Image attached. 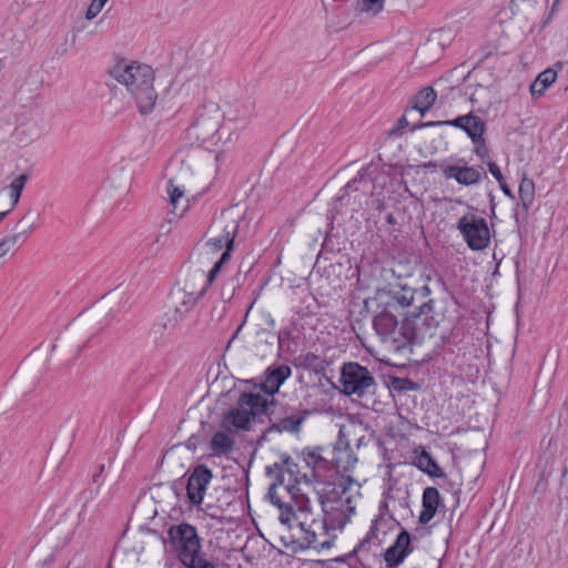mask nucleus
I'll return each mask as SVG.
<instances>
[{"label": "nucleus", "mask_w": 568, "mask_h": 568, "mask_svg": "<svg viewBox=\"0 0 568 568\" xmlns=\"http://www.w3.org/2000/svg\"><path fill=\"white\" fill-rule=\"evenodd\" d=\"M376 525H377V521L376 520L373 521V525H372L369 531L366 535V538H365L366 541H371L374 538H377V536H376Z\"/></svg>", "instance_id": "39"}, {"label": "nucleus", "mask_w": 568, "mask_h": 568, "mask_svg": "<svg viewBox=\"0 0 568 568\" xmlns=\"http://www.w3.org/2000/svg\"><path fill=\"white\" fill-rule=\"evenodd\" d=\"M519 197L523 207L527 211L535 199V183L531 179L524 178L519 185Z\"/></svg>", "instance_id": "28"}, {"label": "nucleus", "mask_w": 568, "mask_h": 568, "mask_svg": "<svg viewBox=\"0 0 568 568\" xmlns=\"http://www.w3.org/2000/svg\"><path fill=\"white\" fill-rule=\"evenodd\" d=\"M311 496L317 500L331 525L341 530L355 514L362 497L361 485L349 476H342L324 495L314 491Z\"/></svg>", "instance_id": "2"}, {"label": "nucleus", "mask_w": 568, "mask_h": 568, "mask_svg": "<svg viewBox=\"0 0 568 568\" xmlns=\"http://www.w3.org/2000/svg\"><path fill=\"white\" fill-rule=\"evenodd\" d=\"M374 383V377L366 367L353 362L343 365L341 385L346 395L362 397L369 392Z\"/></svg>", "instance_id": "8"}, {"label": "nucleus", "mask_w": 568, "mask_h": 568, "mask_svg": "<svg viewBox=\"0 0 568 568\" xmlns=\"http://www.w3.org/2000/svg\"><path fill=\"white\" fill-rule=\"evenodd\" d=\"M182 318L183 317L176 314L175 312L169 311L153 324L149 332V335L154 341H158L160 337H162L165 331L174 329Z\"/></svg>", "instance_id": "20"}, {"label": "nucleus", "mask_w": 568, "mask_h": 568, "mask_svg": "<svg viewBox=\"0 0 568 568\" xmlns=\"http://www.w3.org/2000/svg\"><path fill=\"white\" fill-rule=\"evenodd\" d=\"M110 75L122 84L138 104L141 113L150 112L156 101L153 88L154 73L151 67L138 62L120 61L110 70Z\"/></svg>", "instance_id": "3"}, {"label": "nucleus", "mask_w": 568, "mask_h": 568, "mask_svg": "<svg viewBox=\"0 0 568 568\" xmlns=\"http://www.w3.org/2000/svg\"><path fill=\"white\" fill-rule=\"evenodd\" d=\"M436 98L435 90L432 87H426L414 97V109L424 115L434 105Z\"/></svg>", "instance_id": "25"}, {"label": "nucleus", "mask_w": 568, "mask_h": 568, "mask_svg": "<svg viewBox=\"0 0 568 568\" xmlns=\"http://www.w3.org/2000/svg\"><path fill=\"white\" fill-rule=\"evenodd\" d=\"M34 223H31L27 229L8 234L0 240V258L10 253H14L23 245L29 234L32 232Z\"/></svg>", "instance_id": "18"}, {"label": "nucleus", "mask_w": 568, "mask_h": 568, "mask_svg": "<svg viewBox=\"0 0 568 568\" xmlns=\"http://www.w3.org/2000/svg\"><path fill=\"white\" fill-rule=\"evenodd\" d=\"M500 185V189L503 190V192L505 193V195L509 196L510 199H514V193L511 192V190L508 187V185L505 183V181L503 180L501 183H499Z\"/></svg>", "instance_id": "41"}, {"label": "nucleus", "mask_w": 568, "mask_h": 568, "mask_svg": "<svg viewBox=\"0 0 568 568\" xmlns=\"http://www.w3.org/2000/svg\"><path fill=\"white\" fill-rule=\"evenodd\" d=\"M102 8L103 6L101 3H99L97 0H92L89 8L87 9L85 18L88 20H92L101 12Z\"/></svg>", "instance_id": "36"}, {"label": "nucleus", "mask_w": 568, "mask_h": 568, "mask_svg": "<svg viewBox=\"0 0 568 568\" xmlns=\"http://www.w3.org/2000/svg\"><path fill=\"white\" fill-rule=\"evenodd\" d=\"M22 133H24V131H23V130L18 131V135H20V134H22Z\"/></svg>", "instance_id": "50"}, {"label": "nucleus", "mask_w": 568, "mask_h": 568, "mask_svg": "<svg viewBox=\"0 0 568 568\" xmlns=\"http://www.w3.org/2000/svg\"><path fill=\"white\" fill-rule=\"evenodd\" d=\"M345 199H346V195H345V194H343V195L338 196V197H337V200H336V204H335V206H334V209H333V210H334V211H336L337 213H339V206H342L343 201H344Z\"/></svg>", "instance_id": "42"}, {"label": "nucleus", "mask_w": 568, "mask_h": 568, "mask_svg": "<svg viewBox=\"0 0 568 568\" xmlns=\"http://www.w3.org/2000/svg\"><path fill=\"white\" fill-rule=\"evenodd\" d=\"M393 547L397 550H403L404 554L406 556H408L412 551L410 549V535L406 531V530H403L398 536H397V539L395 541V544L393 545Z\"/></svg>", "instance_id": "32"}, {"label": "nucleus", "mask_w": 568, "mask_h": 568, "mask_svg": "<svg viewBox=\"0 0 568 568\" xmlns=\"http://www.w3.org/2000/svg\"><path fill=\"white\" fill-rule=\"evenodd\" d=\"M242 326H243V323L239 326V328L236 329V332L234 333L233 335V338L236 337V335L239 334L240 329H242Z\"/></svg>", "instance_id": "47"}, {"label": "nucleus", "mask_w": 568, "mask_h": 568, "mask_svg": "<svg viewBox=\"0 0 568 568\" xmlns=\"http://www.w3.org/2000/svg\"><path fill=\"white\" fill-rule=\"evenodd\" d=\"M355 182L356 179H354L352 182H348L347 185L345 186V192H347V190L351 189Z\"/></svg>", "instance_id": "45"}, {"label": "nucleus", "mask_w": 568, "mask_h": 568, "mask_svg": "<svg viewBox=\"0 0 568 568\" xmlns=\"http://www.w3.org/2000/svg\"><path fill=\"white\" fill-rule=\"evenodd\" d=\"M97 1H98L99 3H101L102 6H104V4H105V2H106L108 0H97Z\"/></svg>", "instance_id": "48"}, {"label": "nucleus", "mask_w": 568, "mask_h": 568, "mask_svg": "<svg viewBox=\"0 0 568 568\" xmlns=\"http://www.w3.org/2000/svg\"><path fill=\"white\" fill-rule=\"evenodd\" d=\"M168 536L183 566L215 568V565L201 552V538L194 526L186 523L173 525L168 529Z\"/></svg>", "instance_id": "5"}, {"label": "nucleus", "mask_w": 568, "mask_h": 568, "mask_svg": "<svg viewBox=\"0 0 568 568\" xmlns=\"http://www.w3.org/2000/svg\"><path fill=\"white\" fill-rule=\"evenodd\" d=\"M557 73L552 69H547L538 74L530 84V93L534 98L541 97L544 92L556 81Z\"/></svg>", "instance_id": "22"}, {"label": "nucleus", "mask_w": 568, "mask_h": 568, "mask_svg": "<svg viewBox=\"0 0 568 568\" xmlns=\"http://www.w3.org/2000/svg\"><path fill=\"white\" fill-rule=\"evenodd\" d=\"M397 325L395 315L388 311L381 312L373 320L374 329L382 342L396 341Z\"/></svg>", "instance_id": "14"}, {"label": "nucleus", "mask_w": 568, "mask_h": 568, "mask_svg": "<svg viewBox=\"0 0 568 568\" xmlns=\"http://www.w3.org/2000/svg\"><path fill=\"white\" fill-rule=\"evenodd\" d=\"M234 443L233 436L224 432H217L213 435L210 447L215 456L227 455L233 450Z\"/></svg>", "instance_id": "21"}, {"label": "nucleus", "mask_w": 568, "mask_h": 568, "mask_svg": "<svg viewBox=\"0 0 568 568\" xmlns=\"http://www.w3.org/2000/svg\"><path fill=\"white\" fill-rule=\"evenodd\" d=\"M467 116L468 114L460 115L454 120H447V121H434V122H426L423 123L420 126H444V125H450L458 129L464 130L465 123H467Z\"/></svg>", "instance_id": "30"}, {"label": "nucleus", "mask_w": 568, "mask_h": 568, "mask_svg": "<svg viewBox=\"0 0 568 568\" xmlns=\"http://www.w3.org/2000/svg\"><path fill=\"white\" fill-rule=\"evenodd\" d=\"M212 268L206 274L202 270H194L186 274L181 285L189 293H196V300L204 295L207 286L213 282Z\"/></svg>", "instance_id": "13"}, {"label": "nucleus", "mask_w": 568, "mask_h": 568, "mask_svg": "<svg viewBox=\"0 0 568 568\" xmlns=\"http://www.w3.org/2000/svg\"><path fill=\"white\" fill-rule=\"evenodd\" d=\"M280 412L282 413L275 416V420L270 427V430L292 434L300 433L301 426L308 415V410L302 409L298 406H285L282 407Z\"/></svg>", "instance_id": "10"}, {"label": "nucleus", "mask_w": 568, "mask_h": 568, "mask_svg": "<svg viewBox=\"0 0 568 568\" xmlns=\"http://www.w3.org/2000/svg\"><path fill=\"white\" fill-rule=\"evenodd\" d=\"M211 479L212 471L206 466L200 465L194 468L186 483V496L192 505L199 506L203 503Z\"/></svg>", "instance_id": "11"}, {"label": "nucleus", "mask_w": 568, "mask_h": 568, "mask_svg": "<svg viewBox=\"0 0 568 568\" xmlns=\"http://www.w3.org/2000/svg\"><path fill=\"white\" fill-rule=\"evenodd\" d=\"M456 229L473 251H481L490 243V232L486 220L475 213L469 212L463 215L457 221Z\"/></svg>", "instance_id": "7"}, {"label": "nucleus", "mask_w": 568, "mask_h": 568, "mask_svg": "<svg viewBox=\"0 0 568 568\" xmlns=\"http://www.w3.org/2000/svg\"><path fill=\"white\" fill-rule=\"evenodd\" d=\"M439 493L435 487H426L423 491V510L419 515L420 524H428L436 515L439 505Z\"/></svg>", "instance_id": "19"}, {"label": "nucleus", "mask_w": 568, "mask_h": 568, "mask_svg": "<svg viewBox=\"0 0 568 568\" xmlns=\"http://www.w3.org/2000/svg\"><path fill=\"white\" fill-rule=\"evenodd\" d=\"M323 462H324V460H323V458H321V457H320V456H317L316 454H311V455H310V459H308L307 464H308V465H311V464H312V465H313V467H316V466H317V464L323 463Z\"/></svg>", "instance_id": "40"}, {"label": "nucleus", "mask_w": 568, "mask_h": 568, "mask_svg": "<svg viewBox=\"0 0 568 568\" xmlns=\"http://www.w3.org/2000/svg\"><path fill=\"white\" fill-rule=\"evenodd\" d=\"M237 286H239L237 277H232L231 280L226 281L222 287V293H221L222 298L225 301H230L234 296V293H235V290Z\"/></svg>", "instance_id": "34"}, {"label": "nucleus", "mask_w": 568, "mask_h": 568, "mask_svg": "<svg viewBox=\"0 0 568 568\" xmlns=\"http://www.w3.org/2000/svg\"><path fill=\"white\" fill-rule=\"evenodd\" d=\"M561 493H567V495L565 496L566 500H567V507H568V478H565L564 481H562V486H561Z\"/></svg>", "instance_id": "44"}, {"label": "nucleus", "mask_w": 568, "mask_h": 568, "mask_svg": "<svg viewBox=\"0 0 568 568\" xmlns=\"http://www.w3.org/2000/svg\"><path fill=\"white\" fill-rule=\"evenodd\" d=\"M407 556L403 550H397L393 546L389 547L384 555V559L387 566H397L404 561Z\"/></svg>", "instance_id": "31"}, {"label": "nucleus", "mask_w": 568, "mask_h": 568, "mask_svg": "<svg viewBox=\"0 0 568 568\" xmlns=\"http://www.w3.org/2000/svg\"><path fill=\"white\" fill-rule=\"evenodd\" d=\"M476 148H475V152L476 154L480 158V159H485L488 156V150L485 145V141H484V138H481V141L478 142L477 144H475Z\"/></svg>", "instance_id": "38"}, {"label": "nucleus", "mask_w": 568, "mask_h": 568, "mask_svg": "<svg viewBox=\"0 0 568 568\" xmlns=\"http://www.w3.org/2000/svg\"><path fill=\"white\" fill-rule=\"evenodd\" d=\"M488 170L491 173V175L498 181V183H501L504 180V176L501 174L500 169L495 162H487Z\"/></svg>", "instance_id": "37"}, {"label": "nucleus", "mask_w": 568, "mask_h": 568, "mask_svg": "<svg viewBox=\"0 0 568 568\" xmlns=\"http://www.w3.org/2000/svg\"><path fill=\"white\" fill-rule=\"evenodd\" d=\"M384 1L385 0H362V10L375 16L383 10Z\"/></svg>", "instance_id": "33"}, {"label": "nucleus", "mask_w": 568, "mask_h": 568, "mask_svg": "<svg viewBox=\"0 0 568 568\" xmlns=\"http://www.w3.org/2000/svg\"><path fill=\"white\" fill-rule=\"evenodd\" d=\"M196 302V293H189L180 285L175 286L169 295V307L182 317Z\"/></svg>", "instance_id": "15"}, {"label": "nucleus", "mask_w": 568, "mask_h": 568, "mask_svg": "<svg viewBox=\"0 0 568 568\" xmlns=\"http://www.w3.org/2000/svg\"><path fill=\"white\" fill-rule=\"evenodd\" d=\"M22 222H23V219H22L21 221H19V222H18L17 227H18L20 224H22Z\"/></svg>", "instance_id": "49"}, {"label": "nucleus", "mask_w": 568, "mask_h": 568, "mask_svg": "<svg viewBox=\"0 0 568 568\" xmlns=\"http://www.w3.org/2000/svg\"><path fill=\"white\" fill-rule=\"evenodd\" d=\"M8 213H9V211L0 212V223L7 216Z\"/></svg>", "instance_id": "46"}, {"label": "nucleus", "mask_w": 568, "mask_h": 568, "mask_svg": "<svg viewBox=\"0 0 568 568\" xmlns=\"http://www.w3.org/2000/svg\"><path fill=\"white\" fill-rule=\"evenodd\" d=\"M415 465L432 477H444L445 474L434 458L426 450H422L415 458Z\"/></svg>", "instance_id": "24"}, {"label": "nucleus", "mask_w": 568, "mask_h": 568, "mask_svg": "<svg viewBox=\"0 0 568 568\" xmlns=\"http://www.w3.org/2000/svg\"><path fill=\"white\" fill-rule=\"evenodd\" d=\"M262 414H274L270 412L267 399L261 394L243 393L236 407L223 415L221 425L229 432L248 429L252 419Z\"/></svg>", "instance_id": "6"}, {"label": "nucleus", "mask_w": 568, "mask_h": 568, "mask_svg": "<svg viewBox=\"0 0 568 568\" xmlns=\"http://www.w3.org/2000/svg\"><path fill=\"white\" fill-rule=\"evenodd\" d=\"M224 114L215 103L204 105L193 125L189 128L190 138L195 139L204 149L213 151L220 143L232 140L230 128L223 126Z\"/></svg>", "instance_id": "4"}, {"label": "nucleus", "mask_w": 568, "mask_h": 568, "mask_svg": "<svg viewBox=\"0 0 568 568\" xmlns=\"http://www.w3.org/2000/svg\"><path fill=\"white\" fill-rule=\"evenodd\" d=\"M168 193L170 196V203L172 206L173 214L182 216V214L185 212L187 207V201L184 200V190L181 189L179 185H175L173 180H170Z\"/></svg>", "instance_id": "23"}, {"label": "nucleus", "mask_w": 568, "mask_h": 568, "mask_svg": "<svg viewBox=\"0 0 568 568\" xmlns=\"http://www.w3.org/2000/svg\"><path fill=\"white\" fill-rule=\"evenodd\" d=\"M291 374L292 369L287 365H280L267 369L265 379L262 383V389L268 395H274Z\"/></svg>", "instance_id": "17"}, {"label": "nucleus", "mask_w": 568, "mask_h": 568, "mask_svg": "<svg viewBox=\"0 0 568 568\" xmlns=\"http://www.w3.org/2000/svg\"><path fill=\"white\" fill-rule=\"evenodd\" d=\"M486 125L485 122L473 113H468L467 123H465L464 131L471 139L474 144L481 141Z\"/></svg>", "instance_id": "26"}, {"label": "nucleus", "mask_w": 568, "mask_h": 568, "mask_svg": "<svg viewBox=\"0 0 568 568\" xmlns=\"http://www.w3.org/2000/svg\"><path fill=\"white\" fill-rule=\"evenodd\" d=\"M29 180V175L27 173L20 174L17 176L9 185V194L11 199V209L16 207L19 203L21 193L26 186L27 181Z\"/></svg>", "instance_id": "29"}, {"label": "nucleus", "mask_w": 568, "mask_h": 568, "mask_svg": "<svg viewBox=\"0 0 568 568\" xmlns=\"http://www.w3.org/2000/svg\"><path fill=\"white\" fill-rule=\"evenodd\" d=\"M395 300L402 306H409L414 300V292L412 290H403L400 295H396Z\"/></svg>", "instance_id": "35"}, {"label": "nucleus", "mask_w": 568, "mask_h": 568, "mask_svg": "<svg viewBox=\"0 0 568 568\" xmlns=\"http://www.w3.org/2000/svg\"><path fill=\"white\" fill-rule=\"evenodd\" d=\"M104 471V465H100L98 470L92 475L93 483L98 481V478L101 476V474Z\"/></svg>", "instance_id": "43"}, {"label": "nucleus", "mask_w": 568, "mask_h": 568, "mask_svg": "<svg viewBox=\"0 0 568 568\" xmlns=\"http://www.w3.org/2000/svg\"><path fill=\"white\" fill-rule=\"evenodd\" d=\"M274 468L278 471V475L271 486H274L278 479L283 478V483H290L294 487H300V489L308 491L310 495L314 493V489L305 475L298 476L297 464H295L290 456L284 457L281 464L275 463Z\"/></svg>", "instance_id": "12"}, {"label": "nucleus", "mask_w": 568, "mask_h": 568, "mask_svg": "<svg viewBox=\"0 0 568 568\" xmlns=\"http://www.w3.org/2000/svg\"><path fill=\"white\" fill-rule=\"evenodd\" d=\"M220 224H223L222 232L210 239L206 243V246L213 253L225 248L220 260L212 267V276H216L223 264L230 260V253L233 250L234 240L239 231V222L234 219L229 221H220L219 225Z\"/></svg>", "instance_id": "9"}, {"label": "nucleus", "mask_w": 568, "mask_h": 568, "mask_svg": "<svg viewBox=\"0 0 568 568\" xmlns=\"http://www.w3.org/2000/svg\"><path fill=\"white\" fill-rule=\"evenodd\" d=\"M270 501L280 510L278 519L288 529L300 530V541L305 548L329 549L336 539V530L322 513L317 500L308 491L283 483V478L268 489Z\"/></svg>", "instance_id": "1"}, {"label": "nucleus", "mask_w": 568, "mask_h": 568, "mask_svg": "<svg viewBox=\"0 0 568 568\" xmlns=\"http://www.w3.org/2000/svg\"><path fill=\"white\" fill-rule=\"evenodd\" d=\"M333 454V462L339 469L348 470L357 463L356 456L348 446L345 448H335Z\"/></svg>", "instance_id": "27"}, {"label": "nucleus", "mask_w": 568, "mask_h": 568, "mask_svg": "<svg viewBox=\"0 0 568 568\" xmlns=\"http://www.w3.org/2000/svg\"><path fill=\"white\" fill-rule=\"evenodd\" d=\"M443 174L446 179H454L467 186L477 184L481 179V171L474 166L449 165Z\"/></svg>", "instance_id": "16"}]
</instances>
